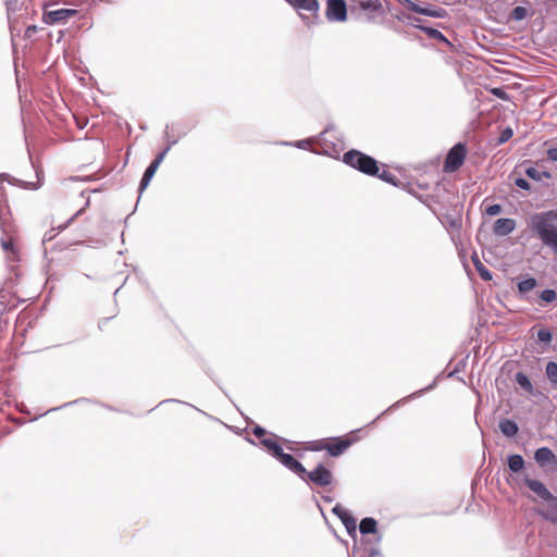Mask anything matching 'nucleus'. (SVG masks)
<instances>
[{
    "label": "nucleus",
    "mask_w": 557,
    "mask_h": 557,
    "mask_svg": "<svg viewBox=\"0 0 557 557\" xmlns=\"http://www.w3.org/2000/svg\"><path fill=\"white\" fill-rule=\"evenodd\" d=\"M1 246L7 255V259L11 262H15L18 259V251L14 246V242L12 238H1Z\"/></svg>",
    "instance_id": "obj_15"
},
{
    "label": "nucleus",
    "mask_w": 557,
    "mask_h": 557,
    "mask_svg": "<svg viewBox=\"0 0 557 557\" xmlns=\"http://www.w3.org/2000/svg\"><path fill=\"white\" fill-rule=\"evenodd\" d=\"M516 382L519 384V386L521 388H523L525 392L528 393H532L533 391V385L531 383V381L529 380V377L522 373V372H518L516 374Z\"/></svg>",
    "instance_id": "obj_21"
},
{
    "label": "nucleus",
    "mask_w": 557,
    "mask_h": 557,
    "mask_svg": "<svg viewBox=\"0 0 557 557\" xmlns=\"http://www.w3.org/2000/svg\"><path fill=\"white\" fill-rule=\"evenodd\" d=\"M77 14L75 9H57V10H45L42 14V21L47 25H55L65 23L67 20Z\"/></svg>",
    "instance_id": "obj_5"
},
{
    "label": "nucleus",
    "mask_w": 557,
    "mask_h": 557,
    "mask_svg": "<svg viewBox=\"0 0 557 557\" xmlns=\"http://www.w3.org/2000/svg\"><path fill=\"white\" fill-rule=\"evenodd\" d=\"M278 461L282 465H284L287 469H289L294 473L298 474L301 479H305V474H307V470L292 455L284 454Z\"/></svg>",
    "instance_id": "obj_10"
},
{
    "label": "nucleus",
    "mask_w": 557,
    "mask_h": 557,
    "mask_svg": "<svg viewBox=\"0 0 557 557\" xmlns=\"http://www.w3.org/2000/svg\"><path fill=\"white\" fill-rule=\"evenodd\" d=\"M300 17H301V20H302V21H305V22H307V21H308V17H307V16H305L304 14H301V13H300Z\"/></svg>",
    "instance_id": "obj_46"
},
{
    "label": "nucleus",
    "mask_w": 557,
    "mask_h": 557,
    "mask_svg": "<svg viewBox=\"0 0 557 557\" xmlns=\"http://www.w3.org/2000/svg\"><path fill=\"white\" fill-rule=\"evenodd\" d=\"M516 227V222L512 219L502 218L496 220L494 224V233L499 236L510 234Z\"/></svg>",
    "instance_id": "obj_11"
},
{
    "label": "nucleus",
    "mask_w": 557,
    "mask_h": 557,
    "mask_svg": "<svg viewBox=\"0 0 557 557\" xmlns=\"http://www.w3.org/2000/svg\"><path fill=\"white\" fill-rule=\"evenodd\" d=\"M173 144H175V141H172L170 145H168V147L156 157V159L152 161V163H154L157 166H159L161 164V162L163 161V159L165 158L169 150L171 149V146Z\"/></svg>",
    "instance_id": "obj_32"
},
{
    "label": "nucleus",
    "mask_w": 557,
    "mask_h": 557,
    "mask_svg": "<svg viewBox=\"0 0 557 557\" xmlns=\"http://www.w3.org/2000/svg\"><path fill=\"white\" fill-rule=\"evenodd\" d=\"M525 173L529 177L541 181L543 176L549 177V174L547 172H541L540 170L535 168H529L525 170Z\"/></svg>",
    "instance_id": "obj_27"
},
{
    "label": "nucleus",
    "mask_w": 557,
    "mask_h": 557,
    "mask_svg": "<svg viewBox=\"0 0 557 557\" xmlns=\"http://www.w3.org/2000/svg\"><path fill=\"white\" fill-rule=\"evenodd\" d=\"M499 430L505 436L512 437L518 433L519 428L515 421L503 419L499 422Z\"/></svg>",
    "instance_id": "obj_17"
},
{
    "label": "nucleus",
    "mask_w": 557,
    "mask_h": 557,
    "mask_svg": "<svg viewBox=\"0 0 557 557\" xmlns=\"http://www.w3.org/2000/svg\"><path fill=\"white\" fill-rule=\"evenodd\" d=\"M159 166H157L154 163H150V165L146 169L144 176L140 181L139 185V191L140 194L148 187L150 181L152 180L153 175L156 174Z\"/></svg>",
    "instance_id": "obj_18"
},
{
    "label": "nucleus",
    "mask_w": 557,
    "mask_h": 557,
    "mask_svg": "<svg viewBox=\"0 0 557 557\" xmlns=\"http://www.w3.org/2000/svg\"><path fill=\"white\" fill-rule=\"evenodd\" d=\"M467 156V148L463 144H456L447 153L444 170L446 172L457 171L465 162Z\"/></svg>",
    "instance_id": "obj_4"
},
{
    "label": "nucleus",
    "mask_w": 557,
    "mask_h": 557,
    "mask_svg": "<svg viewBox=\"0 0 557 557\" xmlns=\"http://www.w3.org/2000/svg\"><path fill=\"white\" fill-rule=\"evenodd\" d=\"M547 157L550 161H557V147L547 150Z\"/></svg>",
    "instance_id": "obj_41"
},
{
    "label": "nucleus",
    "mask_w": 557,
    "mask_h": 557,
    "mask_svg": "<svg viewBox=\"0 0 557 557\" xmlns=\"http://www.w3.org/2000/svg\"><path fill=\"white\" fill-rule=\"evenodd\" d=\"M536 280L533 277H528L525 280H522L518 283V290L521 294H525L530 290H532L536 286Z\"/></svg>",
    "instance_id": "obj_22"
},
{
    "label": "nucleus",
    "mask_w": 557,
    "mask_h": 557,
    "mask_svg": "<svg viewBox=\"0 0 557 557\" xmlns=\"http://www.w3.org/2000/svg\"><path fill=\"white\" fill-rule=\"evenodd\" d=\"M376 521L373 518H363L359 524V530L362 534H370L376 532Z\"/></svg>",
    "instance_id": "obj_19"
},
{
    "label": "nucleus",
    "mask_w": 557,
    "mask_h": 557,
    "mask_svg": "<svg viewBox=\"0 0 557 557\" xmlns=\"http://www.w3.org/2000/svg\"><path fill=\"white\" fill-rule=\"evenodd\" d=\"M253 434H255L257 437L261 438V437H263V436H264V434H265V430H264L263 428H261V426H256V428L253 429Z\"/></svg>",
    "instance_id": "obj_42"
},
{
    "label": "nucleus",
    "mask_w": 557,
    "mask_h": 557,
    "mask_svg": "<svg viewBox=\"0 0 557 557\" xmlns=\"http://www.w3.org/2000/svg\"><path fill=\"white\" fill-rule=\"evenodd\" d=\"M375 176H379L382 181H384L388 184L396 185L395 175L385 169H383L382 172L379 171Z\"/></svg>",
    "instance_id": "obj_28"
},
{
    "label": "nucleus",
    "mask_w": 557,
    "mask_h": 557,
    "mask_svg": "<svg viewBox=\"0 0 557 557\" xmlns=\"http://www.w3.org/2000/svg\"><path fill=\"white\" fill-rule=\"evenodd\" d=\"M507 482L512 488L519 491H521L523 486H527L545 503L554 496L544 483L539 480L531 479L528 475H508Z\"/></svg>",
    "instance_id": "obj_2"
},
{
    "label": "nucleus",
    "mask_w": 557,
    "mask_h": 557,
    "mask_svg": "<svg viewBox=\"0 0 557 557\" xmlns=\"http://www.w3.org/2000/svg\"><path fill=\"white\" fill-rule=\"evenodd\" d=\"M545 373L547 379L553 383L557 384V363L554 361H549L546 364Z\"/></svg>",
    "instance_id": "obj_23"
},
{
    "label": "nucleus",
    "mask_w": 557,
    "mask_h": 557,
    "mask_svg": "<svg viewBox=\"0 0 557 557\" xmlns=\"http://www.w3.org/2000/svg\"><path fill=\"white\" fill-rule=\"evenodd\" d=\"M403 4L406 7L407 10L425 15V16L443 17V15H444V10L441 8L421 7L411 0H404Z\"/></svg>",
    "instance_id": "obj_8"
},
{
    "label": "nucleus",
    "mask_w": 557,
    "mask_h": 557,
    "mask_svg": "<svg viewBox=\"0 0 557 557\" xmlns=\"http://www.w3.org/2000/svg\"><path fill=\"white\" fill-rule=\"evenodd\" d=\"M309 140L307 139H304V140H298L295 146L298 147V148H302V149H306L308 146H309Z\"/></svg>",
    "instance_id": "obj_43"
},
{
    "label": "nucleus",
    "mask_w": 557,
    "mask_h": 557,
    "mask_svg": "<svg viewBox=\"0 0 557 557\" xmlns=\"http://www.w3.org/2000/svg\"><path fill=\"white\" fill-rule=\"evenodd\" d=\"M261 444L268 449H272V446L273 445H276L277 442L275 441V438L272 436V437H264V438H261Z\"/></svg>",
    "instance_id": "obj_37"
},
{
    "label": "nucleus",
    "mask_w": 557,
    "mask_h": 557,
    "mask_svg": "<svg viewBox=\"0 0 557 557\" xmlns=\"http://www.w3.org/2000/svg\"><path fill=\"white\" fill-rule=\"evenodd\" d=\"M426 33H429L433 38H436V39H440V40H443V41H447V39L445 38V36L437 29H434V28H429V29H425Z\"/></svg>",
    "instance_id": "obj_38"
},
{
    "label": "nucleus",
    "mask_w": 557,
    "mask_h": 557,
    "mask_svg": "<svg viewBox=\"0 0 557 557\" xmlns=\"http://www.w3.org/2000/svg\"><path fill=\"white\" fill-rule=\"evenodd\" d=\"M553 334L548 329H540L537 331V339L545 345H548L552 342Z\"/></svg>",
    "instance_id": "obj_26"
},
{
    "label": "nucleus",
    "mask_w": 557,
    "mask_h": 557,
    "mask_svg": "<svg viewBox=\"0 0 557 557\" xmlns=\"http://www.w3.org/2000/svg\"><path fill=\"white\" fill-rule=\"evenodd\" d=\"M350 446V442L347 440H341L334 444H321L315 449H326L331 456H339L342 455L348 447Z\"/></svg>",
    "instance_id": "obj_12"
},
{
    "label": "nucleus",
    "mask_w": 557,
    "mask_h": 557,
    "mask_svg": "<svg viewBox=\"0 0 557 557\" xmlns=\"http://www.w3.org/2000/svg\"><path fill=\"white\" fill-rule=\"evenodd\" d=\"M540 297L544 302L549 304L556 299L557 295L554 289H545L541 293Z\"/></svg>",
    "instance_id": "obj_29"
},
{
    "label": "nucleus",
    "mask_w": 557,
    "mask_h": 557,
    "mask_svg": "<svg viewBox=\"0 0 557 557\" xmlns=\"http://www.w3.org/2000/svg\"><path fill=\"white\" fill-rule=\"evenodd\" d=\"M540 513L553 523H557V497L553 496L546 502V509Z\"/></svg>",
    "instance_id": "obj_16"
},
{
    "label": "nucleus",
    "mask_w": 557,
    "mask_h": 557,
    "mask_svg": "<svg viewBox=\"0 0 557 557\" xmlns=\"http://www.w3.org/2000/svg\"><path fill=\"white\" fill-rule=\"evenodd\" d=\"M491 92L496 96L497 98L502 99V100H508V95L507 92L502 89V88H492L491 89Z\"/></svg>",
    "instance_id": "obj_35"
},
{
    "label": "nucleus",
    "mask_w": 557,
    "mask_h": 557,
    "mask_svg": "<svg viewBox=\"0 0 557 557\" xmlns=\"http://www.w3.org/2000/svg\"><path fill=\"white\" fill-rule=\"evenodd\" d=\"M513 135V132L510 127H506L505 129L502 131L498 139H497V144L498 145H503L505 143H507Z\"/></svg>",
    "instance_id": "obj_30"
},
{
    "label": "nucleus",
    "mask_w": 557,
    "mask_h": 557,
    "mask_svg": "<svg viewBox=\"0 0 557 557\" xmlns=\"http://www.w3.org/2000/svg\"><path fill=\"white\" fill-rule=\"evenodd\" d=\"M529 225L543 244L557 255V213L554 211L536 213L530 218Z\"/></svg>",
    "instance_id": "obj_1"
},
{
    "label": "nucleus",
    "mask_w": 557,
    "mask_h": 557,
    "mask_svg": "<svg viewBox=\"0 0 557 557\" xmlns=\"http://www.w3.org/2000/svg\"><path fill=\"white\" fill-rule=\"evenodd\" d=\"M527 15H528V10L521 5L515 7L510 13V17L517 22L524 20L527 17Z\"/></svg>",
    "instance_id": "obj_24"
},
{
    "label": "nucleus",
    "mask_w": 557,
    "mask_h": 557,
    "mask_svg": "<svg viewBox=\"0 0 557 557\" xmlns=\"http://www.w3.org/2000/svg\"><path fill=\"white\" fill-rule=\"evenodd\" d=\"M474 267L476 268V264L482 263L476 257L472 258Z\"/></svg>",
    "instance_id": "obj_45"
},
{
    "label": "nucleus",
    "mask_w": 557,
    "mask_h": 557,
    "mask_svg": "<svg viewBox=\"0 0 557 557\" xmlns=\"http://www.w3.org/2000/svg\"><path fill=\"white\" fill-rule=\"evenodd\" d=\"M45 239H52V235H49V236H48V234H46V235H45Z\"/></svg>",
    "instance_id": "obj_47"
},
{
    "label": "nucleus",
    "mask_w": 557,
    "mask_h": 557,
    "mask_svg": "<svg viewBox=\"0 0 557 557\" xmlns=\"http://www.w3.org/2000/svg\"><path fill=\"white\" fill-rule=\"evenodd\" d=\"M332 511L341 519L343 520L344 517H346L348 513H350L348 510H346L344 507H342L341 505H336L334 506V508L332 509Z\"/></svg>",
    "instance_id": "obj_34"
},
{
    "label": "nucleus",
    "mask_w": 557,
    "mask_h": 557,
    "mask_svg": "<svg viewBox=\"0 0 557 557\" xmlns=\"http://www.w3.org/2000/svg\"><path fill=\"white\" fill-rule=\"evenodd\" d=\"M359 8L363 11L376 12L382 8L380 0H361Z\"/></svg>",
    "instance_id": "obj_20"
},
{
    "label": "nucleus",
    "mask_w": 557,
    "mask_h": 557,
    "mask_svg": "<svg viewBox=\"0 0 557 557\" xmlns=\"http://www.w3.org/2000/svg\"><path fill=\"white\" fill-rule=\"evenodd\" d=\"M534 459L542 467L556 462V456L547 447H541L536 449Z\"/></svg>",
    "instance_id": "obj_13"
},
{
    "label": "nucleus",
    "mask_w": 557,
    "mask_h": 557,
    "mask_svg": "<svg viewBox=\"0 0 557 557\" xmlns=\"http://www.w3.org/2000/svg\"><path fill=\"white\" fill-rule=\"evenodd\" d=\"M332 478L333 476H332L331 471H329L322 465H319L312 471H307V474H305L304 480H309L312 483L320 485V486H326V485L331 484Z\"/></svg>",
    "instance_id": "obj_7"
},
{
    "label": "nucleus",
    "mask_w": 557,
    "mask_h": 557,
    "mask_svg": "<svg viewBox=\"0 0 557 557\" xmlns=\"http://www.w3.org/2000/svg\"><path fill=\"white\" fill-rule=\"evenodd\" d=\"M476 271L479 272L482 280H492V273L482 263L476 264Z\"/></svg>",
    "instance_id": "obj_31"
},
{
    "label": "nucleus",
    "mask_w": 557,
    "mask_h": 557,
    "mask_svg": "<svg viewBox=\"0 0 557 557\" xmlns=\"http://www.w3.org/2000/svg\"><path fill=\"white\" fill-rule=\"evenodd\" d=\"M273 457H275L277 460H280L282 458V456L285 454L283 451V448L281 447V445L277 443L276 445H273L272 446V449L268 450Z\"/></svg>",
    "instance_id": "obj_33"
},
{
    "label": "nucleus",
    "mask_w": 557,
    "mask_h": 557,
    "mask_svg": "<svg viewBox=\"0 0 557 557\" xmlns=\"http://www.w3.org/2000/svg\"><path fill=\"white\" fill-rule=\"evenodd\" d=\"M508 468L510 470L509 475H521L520 472L524 469V459L521 455L508 456Z\"/></svg>",
    "instance_id": "obj_14"
},
{
    "label": "nucleus",
    "mask_w": 557,
    "mask_h": 557,
    "mask_svg": "<svg viewBox=\"0 0 557 557\" xmlns=\"http://www.w3.org/2000/svg\"><path fill=\"white\" fill-rule=\"evenodd\" d=\"M296 11H307L317 14L320 9L318 0H285Z\"/></svg>",
    "instance_id": "obj_9"
},
{
    "label": "nucleus",
    "mask_w": 557,
    "mask_h": 557,
    "mask_svg": "<svg viewBox=\"0 0 557 557\" xmlns=\"http://www.w3.org/2000/svg\"><path fill=\"white\" fill-rule=\"evenodd\" d=\"M325 15L331 22L346 21L347 5L345 0H327Z\"/></svg>",
    "instance_id": "obj_6"
},
{
    "label": "nucleus",
    "mask_w": 557,
    "mask_h": 557,
    "mask_svg": "<svg viewBox=\"0 0 557 557\" xmlns=\"http://www.w3.org/2000/svg\"><path fill=\"white\" fill-rule=\"evenodd\" d=\"M343 161L354 169L368 175H376L379 172L377 162L370 156L358 150H350L343 157Z\"/></svg>",
    "instance_id": "obj_3"
},
{
    "label": "nucleus",
    "mask_w": 557,
    "mask_h": 557,
    "mask_svg": "<svg viewBox=\"0 0 557 557\" xmlns=\"http://www.w3.org/2000/svg\"><path fill=\"white\" fill-rule=\"evenodd\" d=\"M343 524L345 525L347 532L349 534L351 533H355L356 532V529H357V523H356V520L355 518L348 513L346 517H344V519L342 520Z\"/></svg>",
    "instance_id": "obj_25"
},
{
    "label": "nucleus",
    "mask_w": 557,
    "mask_h": 557,
    "mask_svg": "<svg viewBox=\"0 0 557 557\" xmlns=\"http://www.w3.org/2000/svg\"><path fill=\"white\" fill-rule=\"evenodd\" d=\"M37 30H38V27L36 25H29L25 29L24 37L29 39L37 33Z\"/></svg>",
    "instance_id": "obj_40"
},
{
    "label": "nucleus",
    "mask_w": 557,
    "mask_h": 557,
    "mask_svg": "<svg viewBox=\"0 0 557 557\" xmlns=\"http://www.w3.org/2000/svg\"><path fill=\"white\" fill-rule=\"evenodd\" d=\"M500 211H502V207L499 205H492V206L487 207L485 210V212L491 216L499 214Z\"/></svg>",
    "instance_id": "obj_36"
},
{
    "label": "nucleus",
    "mask_w": 557,
    "mask_h": 557,
    "mask_svg": "<svg viewBox=\"0 0 557 557\" xmlns=\"http://www.w3.org/2000/svg\"><path fill=\"white\" fill-rule=\"evenodd\" d=\"M515 184L521 189H524V190L530 189V184L525 178L518 177V178H516Z\"/></svg>",
    "instance_id": "obj_39"
},
{
    "label": "nucleus",
    "mask_w": 557,
    "mask_h": 557,
    "mask_svg": "<svg viewBox=\"0 0 557 557\" xmlns=\"http://www.w3.org/2000/svg\"><path fill=\"white\" fill-rule=\"evenodd\" d=\"M83 211V209L78 210L69 221L66 224L64 225H60L58 228L61 231V230H64L78 214H81Z\"/></svg>",
    "instance_id": "obj_44"
}]
</instances>
